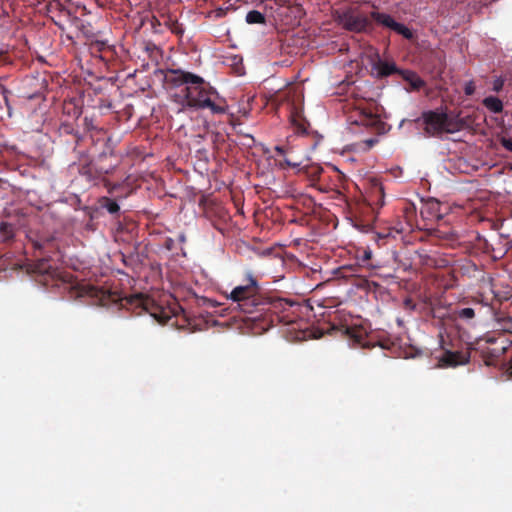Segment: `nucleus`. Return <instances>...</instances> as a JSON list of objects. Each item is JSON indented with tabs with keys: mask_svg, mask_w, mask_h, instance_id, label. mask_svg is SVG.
Listing matches in <instances>:
<instances>
[{
	"mask_svg": "<svg viewBox=\"0 0 512 512\" xmlns=\"http://www.w3.org/2000/svg\"><path fill=\"white\" fill-rule=\"evenodd\" d=\"M173 245H174V240L171 239V238H167L166 241H165V247L168 250H172L173 249Z\"/></svg>",
	"mask_w": 512,
	"mask_h": 512,
	"instance_id": "obj_28",
	"label": "nucleus"
},
{
	"mask_svg": "<svg viewBox=\"0 0 512 512\" xmlns=\"http://www.w3.org/2000/svg\"><path fill=\"white\" fill-rule=\"evenodd\" d=\"M245 281V284L235 287L228 298L235 302L242 312L251 315L250 320L259 319L262 312L286 311L293 305L292 301L283 298L272 299L268 302L260 301V286L252 273L246 274Z\"/></svg>",
	"mask_w": 512,
	"mask_h": 512,
	"instance_id": "obj_2",
	"label": "nucleus"
},
{
	"mask_svg": "<svg viewBox=\"0 0 512 512\" xmlns=\"http://www.w3.org/2000/svg\"><path fill=\"white\" fill-rule=\"evenodd\" d=\"M100 208L107 210L110 214L115 215L120 211V206L116 200L109 197H101L98 201Z\"/></svg>",
	"mask_w": 512,
	"mask_h": 512,
	"instance_id": "obj_16",
	"label": "nucleus"
},
{
	"mask_svg": "<svg viewBox=\"0 0 512 512\" xmlns=\"http://www.w3.org/2000/svg\"><path fill=\"white\" fill-rule=\"evenodd\" d=\"M500 143L506 150L512 152V139L502 137Z\"/></svg>",
	"mask_w": 512,
	"mask_h": 512,
	"instance_id": "obj_23",
	"label": "nucleus"
},
{
	"mask_svg": "<svg viewBox=\"0 0 512 512\" xmlns=\"http://www.w3.org/2000/svg\"><path fill=\"white\" fill-rule=\"evenodd\" d=\"M16 56L12 55L11 52L7 50L0 51V65L8 66L13 65L15 62Z\"/></svg>",
	"mask_w": 512,
	"mask_h": 512,
	"instance_id": "obj_21",
	"label": "nucleus"
},
{
	"mask_svg": "<svg viewBox=\"0 0 512 512\" xmlns=\"http://www.w3.org/2000/svg\"><path fill=\"white\" fill-rule=\"evenodd\" d=\"M385 193L384 188L380 183L373 185L372 192L369 196V205L377 208H381L385 204Z\"/></svg>",
	"mask_w": 512,
	"mask_h": 512,
	"instance_id": "obj_12",
	"label": "nucleus"
},
{
	"mask_svg": "<svg viewBox=\"0 0 512 512\" xmlns=\"http://www.w3.org/2000/svg\"><path fill=\"white\" fill-rule=\"evenodd\" d=\"M83 125H84V128L87 131H92V130H96L97 129L96 125L94 124L93 118H90V117H87V116H85L84 119H83Z\"/></svg>",
	"mask_w": 512,
	"mask_h": 512,
	"instance_id": "obj_22",
	"label": "nucleus"
},
{
	"mask_svg": "<svg viewBox=\"0 0 512 512\" xmlns=\"http://www.w3.org/2000/svg\"><path fill=\"white\" fill-rule=\"evenodd\" d=\"M343 110L350 126H362L376 135L385 134L389 130L387 123L381 119L380 109L374 102L365 99L348 101L343 106Z\"/></svg>",
	"mask_w": 512,
	"mask_h": 512,
	"instance_id": "obj_3",
	"label": "nucleus"
},
{
	"mask_svg": "<svg viewBox=\"0 0 512 512\" xmlns=\"http://www.w3.org/2000/svg\"><path fill=\"white\" fill-rule=\"evenodd\" d=\"M449 239L454 240L456 239V234L454 232L450 233Z\"/></svg>",
	"mask_w": 512,
	"mask_h": 512,
	"instance_id": "obj_35",
	"label": "nucleus"
},
{
	"mask_svg": "<svg viewBox=\"0 0 512 512\" xmlns=\"http://www.w3.org/2000/svg\"><path fill=\"white\" fill-rule=\"evenodd\" d=\"M246 22L249 24H263L265 23V16L257 10H251L246 15Z\"/></svg>",
	"mask_w": 512,
	"mask_h": 512,
	"instance_id": "obj_18",
	"label": "nucleus"
},
{
	"mask_svg": "<svg viewBox=\"0 0 512 512\" xmlns=\"http://www.w3.org/2000/svg\"><path fill=\"white\" fill-rule=\"evenodd\" d=\"M285 162H286V163H287V165H289V166H293V167H295V166H296V164L291 163L289 160H285Z\"/></svg>",
	"mask_w": 512,
	"mask_h": 512,
	"instance_id": "obj_36",
	"label": "nucleus"
},
{
	"mask_svg": "<svg viewBox=\"0 0 512 512\" xmlns=\"http://www.w3.org/2000/svg\"><path fill=\"white\" fill-rule=\"evenodd\" d=\"M405 307L414 308L413 301L411 299H406L404 301Z\"/></svg>",
	"mask_w": 512,
	"mask_h": 512,
	"instance_id": "obj_31",
	"label": "nucleus"
},
{
	"mask_svg": "<svg viewBox=\"0 0 512 512\" xmlns=\"http://www.w3.org/2000/svg\"><path fill=\"white\" fill-rule=\"evenodd\" d=\"M80 114H81V110L78 107L74 106L73 113L71 116L74 118H78L80 116Z\"/></svg>",
	"mask_w": 512,
	"mask_h": 512,
	"instance_id": "obj_29",
	"label": "nucleus"
},
{
	"mask_svg": "<svg viewBox=\"0 0 512 512\" xmlns=\"http://www.w3.org/2000/svg\"><path fill=\"white\" fill-rule=\"evenodd\" d=\"M43 271H44L45 273H49L48 269H46V268H44V267H43Z\"/></svg>",
	"mask_w": 512,
	"mask_h": 512,
	"instance_id": "obj_38",
	"label": "nucleus"
},
{
	"mask_svg": "<svg viewBox=\"0 0 512 512\" xmlns=\"http://www.w3.org/2000/svg\"><path fill=\"white\" fill-rule=\"evenodd\" d=\"M403 79L407 81L413 89L419 90L424 87L425 82L413 71L404 70L400 72Z\"/></svg>",
	"mask_w": 512,
	"mask_h": 512,
	"instance_id": "obj_14",
	"label": "nucleus"
},
{
	"mask_svg": "<svg viewBox=\"0 0 512 512\" xmlns=\"http://www.w3.org/2000/svg\"><path fill=\"white\" fill-rule=\"evenodd\" d=\"M178 239L181 243H184L186 241V236L184 233L179 234Z\"/></svg>",
	"mask_w": 512,
	"mask_h": 512,
	"instance_id": "obj_34",
	"label": "nucleus"
},
{
	"mask_svg": "<svg viewBox=\"0 0 512 512\" xmlns=\"http://www.w3.org/2000/svg\"><path fill=\"white\" fill-rule=\"evenodd\" d=\"M275 151L278 153V155L284 154V148L281 146H276Z\"/></svg>",
	"mask_w": 512,
	"mask_h": 512,
	"instance_id": "obj_33",
	"label": "nucleus"
},
{
	"mask_svg": "<svg viewBox=\"0 0 512 512\" xmlns=\"http://www.w3.org/2000/svg\"><path fill=\"white\" fill-rule=\"evenodd\" d=\"M379 345L381 346V348H387V346L384 343L380 342Z\"/></svg>",
	"mask_w": 512,
	"mask_h": 512,
	"instance_id": "obj_37",
	"label": "nucleus"
},
{
	"mask_svg": "<svg viewBox=\"0 0 512 512\" xmlns=\"http://www.w3.org/2000/svg\"><path fill=\"white\" fill-rule=\"evenodd\" d=\"M339 22L346 30L356 33L368 32L373 28L367 16L351 11L343 13L339 17Z\"/></svg>",
	"mask_w": 512,
	"mask_h": 512,
	"instance_id": "obj_5",
	"label": "nucleus"
},
{
	"mask_svg": "<svg viewBox=\"0 0 512 512\" xmlns=\"http://www.w3.org/2000/svg\"><path fill=\"white\" fill-rule=\"evenodd\" d=\"M344 333L349 339L353 340L363 348H371L375 346V344L370 340H366L365 332L361 327H346Z\"/></svg>",
	"mask_w": 512,
	"mask_h": 512,
	"instance_id": "obj_11",
	"label": "nucleus"
},
{
	"mask_svg": "<svg viewBox=\"0 0 512 512\" xmlns=\"http://www.w3.org/2000/svg\"><path fill=\"white\" fill-rule=\"evenodd\" d=\"M63 131L66 132V133H71L72 132V128L70 127V125H67L65 124L63 127H62Z\"/></svg>",
	"mask_w": 512,
	"mask_h": 512,
	"instance_id": "obj_32",
	"label": "nucleus"
},
{
	"mask_svg": "<svg viewBox=\"0 0 512 512\" xmlns=\"http://www.w3.org/2000/svg\"><path fill=\"white\" fill-rule=\"evenodd\" d=\"M370 16L373 20H375L377 24L393 30L397 34L403 36L405 39L410 40L413 38L412 31L404 24L396 22L390 15L372 11Z\"/></svg>",
	"mask_w": 512,
	"mask_h": 512,
	"instance_id": "obj_6",
	"label": "nucleus"
},
{
	"mask_svg": "<svg viewBox=\"0 0 512 512\" xmlns=\"http://www.w3.org/2000/svg\"><path fill=\"white\" fill-rule=\"evenodd\" d=\"M135 302L139 303L143 306L144 310L149 312V314L154 317L160 323H166L170 319V314L164 308L159 305L154 304L148 298H143L142 296H136Z\"/></svg>",
	"mask_w": 512,
	"mask_h": 512,
	"instance_id": "obj_8",
	"label": "nucleus"
},
{
	"mask_svg": "<svg viewBox=\"0 0 512 512\" xmlns=\"http://www.w3.org/2000/svg\"><path fill=\"white\" fill-rule=\"evenodd\" d=\"M171 30L176 34L183 33V29L181 28L180 24L177 21L173 23Z\"/></svg>",
	"mask_w": 512,
	"mask_h": 512,
	"instance_id": "obj_26",
	"label": "nucleus"
},
{
	"mask_svg": "<svg viewBox=\"0 0 512 512\" xmlns=\"http://www.w3.org/2000/svg\"><path fill=\"white\" fill-rule=\"evenodd\" d=\"M16 228L13 224L1 221L0 222V241L9 242L15 237Z\"/></svg>",
	"mask_w": 512,
	"mask_h": 512,
	"instance_id": "obj_15",
	"label": "nucleus"
},
{
	"mask_svg": "<svg viewBox=\"0 0 512 512\" xmlns=\"http://www.w3.org/2000/svg\"><path fill=\"white\" fill-rule=\"evenodd\" d=\"M476 314L477 311L475 308L457 306L451 311L450 319L454 322L460 321L461 323L472 327L476 324Z\"/></svg>",
	"mask_w": 512,
	"mask_h": 512,
	"instance_id": "obj_9",
	"label": "nucleus"
},
{
	"mask_svg": "<svg viewBox=\"0 0 512 512\" xmlns=\"http://www.w3.org/2000/svg\"><path fill=\"white\" fill-rule=\"evenodd\" d=\"M483 105L493 113H500L503 110L502 101L494 96L486 97L483 100Z\"/></svg>",
	"mask_w": 512,
	"mask_h": 512,
	"instance_id": "obj_17",
	"label": "nucleus"
},
{
	"mask_svg": "<svg viewBox=\"0 0 512 512\" xmlns=\"http://www.w3.org/2000/svg\"><path fill=\"white\" fill-rule=\"evenodd\" d=\"M421 118L425 124V132L430 136H438L443 133H455L463 128V121L450 117L445 112L424 111Z\"/></svg>",
	"mask_w": 512,
	"mask_h": 512,
	"instance_id": "obj_4",
	"label": "nucleus"
},
{
	"mask_svg": "<svg viewBox=\"0 0 512 512\" xmlns=\"http://www.w3.org/2000/svg\"><path fill=\"white\" fill-rule=\"evenodd\" d=\"M290 122L293 126H295L297 132L306 131L305 120L301 115H298L297 113H291Z\"/></svg>",
	"mask_w": 512,
	"mask_h": 512,
	"instance_id": "obj_19",
	"label": "nucleus"
},
{
	"mask_svg": "<svg viewBox=\"0 0 512 512\" xmlns=\"http://www.w3.org/2000/svg\"><path fill=\"white\" fill-rule=\"evenodd\" d=\"M470 353L468 351H449L446 350L439 358L440 367H456L469 362Z\"/></svg>",
	"mask_w": 512,
	"mask_h": 512,
	"instance_id": "obj_7",
	"label": "nucleus"
},
{
	"mask_svg": "<svg viewBox=\"0 0 512 512\" xmlns=\"http://www.w3.org/2000/svg\"><path fill=\"white\" fill-rule=\"evenodd\" d=\"M366 146V149H370L372 148L375 144L378 143V138L377 137H372V138H369V139H366L364 140L363 142Z\"/></svg>",
	"mask_w": 512,
	"mask_h": 512,
	"instance_id": "obj_25",
	"label": "nucleus"
},
{
	"mask_svg": "<svg viewBox=\"0 0 512 512\" xmlns=\"http://www.w3.org/2000/svg\"><path fill=\"white\" fill-rule=\"evenodd\" d=\"M502 86H503V82L502 81H496L495 84H494V90L498 92V91H500Z\"/></svg>",
	"mask_w": 512,
	"mask_h": 512,
	"instance_id": "obj_30",
	"label": "nucleus"
},
{
	"mask_svg": "<svg viewBox=\"0 0 512 512\" xmlns=\"http://www.w3.org/2000/svg\"><path fill=\"white\" fill-rule=\"evenodd\" d=\"M398 72V69L394 63L383 62L379 66V74L381 76H390Z\"/></svg>",
	"mask_w": 512,
	"mask_h": 512,
	"instance_id": "obj_20",
	"label": "nucleus"
},
{
	"mask_svg": "<svg viewBox=\"0 0 512 512\" xmlns=\"http://www.w3.org/2000/svg\"><path fill=\"white\" fill-rule=\"evenodd\" d=\"M371 257H372V252H371V251H369V250H365V251L363 252V255L361 256V261L365 263V262H367L368 260H370V259H371Z\"/></svg>",
	"mask_w": 512,
	"mask_h": 512,
	"instance_id": "obj_27",
	"label": "nucleus"
},
{
	"mask_svg": "<svg viewBox=\"0 0 512 512\" xmlns=\"http://www.w3.org/2000/svg\"><path fill=\"white\" fill-rule=\"evenodd\" d=\"M108 170L94 169L91 163L81 164L79 173L85 176L89 181H95L100 179L103 174H107Z\"/></svg>",
	"mask_w": 512,
	"mask_h": 512,
	"instance_id": "obj_13",
	"label": "nucleus"
},
{
	"mask_svg": "<svg viewBox=\"0 0 512 512\" xmlns=\"http://www.w3.org/2000/svg\"><path fill=\"white\" fill-rule=\"evenodd\" d=\"M441 204L436 199L427 200L421 207L420 215L423 220L433 222L442 219Z\"/></svg>",
	"mask_w": 512,
	"mask_h": 512,
	"instance_id": "obj_10",
	"label": "nucleus"
},
{
	"mask_svg": "<svg viewBox=\"0 0 512 512\" xmlns=\"http://www.w3.org/2000/svg\"><path fill=\"white\" fill-rule=\"evenodd\" d=\"M464 92L468 96H471V95L474 94V92H475V85H474V83L472 81L466 83L465 88H464Z\"/></svg>",
	"mask_w": 512,
	"mask_h": 512,
	"instance_id": "obj_24",
	"label": "nucleus"
},
{
	"mask_svg": "<svg viewBox=\"0 0 512 512\" xmlns=\"http://www.w3.org/2000/svg\"><path fill=\"white\" fill-rule=\"evenodd\" d=\"M165 81L173 87H182L180 96L184 107L209 110L213 114L226 112L225 100L201 76L181 69H171L167 71Z\"/></svg>",
	"mask_w": 512,
	"mask_h": 512,
	"instance_id": "obj_1",
	"label": "nucleus"
}]
</instances>
